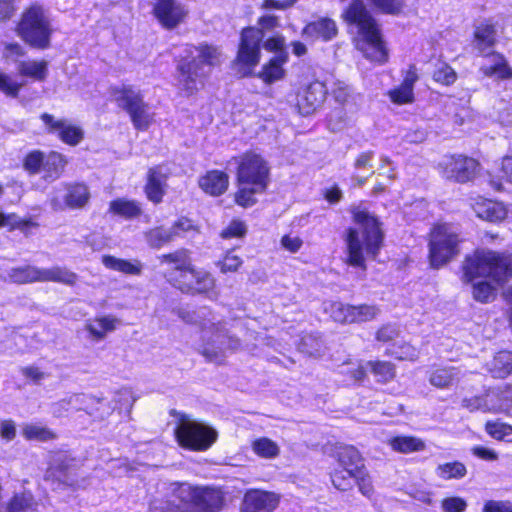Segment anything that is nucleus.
Here are the masks:
<instances>
[{"instance_id": "nucleus-54", "label": "nucleus", "mask_w": 512, "mask_h": 512, "mask_svg": "<svg viewBox=\"0 0 512 512\" xmlns=\"http://www.w3.org/2000/svg\"><path fill=\"white\" fill-rule=\"evenodd\" d=\"M170 231L175 239L190 232L197 233L199 232V227L193 219L186 216H180L172 223Z\"/></svg>"}, {"instance_id": "nucleus-63", "label": "nucleus", "mask_w": 512, "mask_h": 512, "mask_svg": "<svg viewBox=\"0 0 512 512\" xmlns=\"http://www.w3.org/2000/svg\"><path fill=\"white\" fill-rule=\"evenodd\" d=\"M441 507L444 512H463L467 508V502L461 497H447L442 500Z\"/></svg>"}, {"instance_id": "nucleus-11", "label": "nucleus", "mask_w": 512, "mask_h": 512, "mask_svg": "<svg viewBox=\"0 0 512 512\" xmlns=\"http://www.w3.org/2000/svg\"><path fill=\"white\" fill-rule=\"evenodd\" d=\"M175 435L179 445L192 451H205L217 439V432L203 422L192 419L189 415L179 414Z\"/></svg>"}, {"instance_id": "nucleus-27", "label": "nucleus", "mask_w": 512, "mask_h": 512, "mask_svg": "<svg viewBox=\"0 0 512 512\" xmlns=\"http://www.w3.org/2000/svg\"><path fill=\"white\" fill-rule=\"evenodd\" d=\"M483 57H492L495 60L493 64L484 65L480 68L483 76L489 78L495 77L498 80L512 79V68L502 53L492 50L486 54H483Z\"/></svg>"}, {"instance_id": "nucleus-61", "label": "nucleus", "mask_w": 512, "mask_h": 512, "mask_svg": "<svg viewBox=\"0 0 512 512\" xmlns=\"http://www.w3.org/2000/svg\"><path fill=\"white\" fill-rule=\"evenodd\" d=\"M352 476L354 481L357 483L359 491L366 497H370L373 493V485L370 476L368 475L365 467L361 469H354Z\"/></svg>"}, {"instance_id": "nucleus-53", "label": "nucleus", "mask_w": 512, "mask_h": 512, "mask_svg": "<svg viewBox=\"0 0 512 512\" xmlns=\"http://www.w3.org/2000/svg\"><path fill=\"white\" fill-rule=\"evenodd\" d=\"M243 264L242 258L235 254V249L227 250L222 258L217 261L216 266L222 273L236 272Z\"/></svg>"}, {"instance_id": "nucleus-29", "label": "nucleus", "mask_w": 512, "mask_h": 512, "mask_svg": "<svg viewBox=\"0 0 512 512\" xmlns=\"http://www.w3.org/2000/svg\"><path fill=\"white\" fill-rule=\"evenodd\" d=\"M331 455L336 459L341 468L347 469L350 475H352L351 472L354 473V469H361L364 467V464L362 463V457L354 446H335Z\"/></svg>"}, {"instance_id": "nucleus-49", "label": "nucleus", "mask_w": 512, "mask_h": 512, "mask_svg": "<svg viewBox=\"0 0 512 512\" xmlns=\"http://www.w3.org/2000/svg\"><path fill=\"white\" fill-rule=\"evenodd\" d=\"M45 153L39 149H33L26 153L22 160V166L29 175L42 172Z\"/></svg>"}, {"instance_id": "nucleus-59", "label": "nucleus", "mask_w": 512, "mask_h": 512, "mask_svg": "<svg viewBox=\"0 0 512 512\" xmlns=\"http://www.w3.org/2000/svg\"><path fill=\"white\" fill-rule=\"evenodd\" d=\"M463 408H466L470 412L476 410L492 411L490 399L488 398V392L485 396H473L470 398H464L461 402Z\"/></svg>"}, {"instance_id": "nucleus-52", "label": "nucleus", "mask_w": 512, "mask_h": 512, "mask_svg": "<svg viewBox=\"0 0 512 512\" xmlns=\"http://www.w3.org/2000/svg\"><path fill=\"white\" fill-rule=\"evenodd\" d=\"M387 354L399 360L415 361L418 356V350L408 343L396 342L391 348L387 349Z\"/></svg>"}, {"instance_id": "nucleus-7", "label": "nucleus", "mask_w": 512, "mask_h": 512, "mask_svg": "<svg viewBox=\"0 0 512 512\" xmlns=\"http://www.w3.org/2000/svg\"><path fill=\"white\" fill-rule=\"evenodd\" d=\"M462 239L451 223L434 222L427 233V259L431 268L440 269L461 252Z\"/></svg>"}, {"instance_id": "nucleus-48", "label": "nucleus", "mask_w": 512, "mask_h": 512, "mask_svg": "<svg viewBox=\"0 0 512 512\" xmlns=\"http://www.w3.org/2000/svg\"><path fill=\"white\" fill-rule=\"evenodd\" d=\"M491 371L498 378L512 373V352H499L491 362Z\"/></svg>"}, {"instance_id": "nucleus-16", "label": "nucleus", "mask_w": 512, "mask_h": 512, "mask_svg": "<svg viewBox=\"0 0 512 512\" xmlns=\"http://www.w3.org/2000/svg\"><path fill=\"white\" fill-rule=\"evenodd\" d=\"M471 208L479 219L494 224L505 221L509 213L504 202L481 195L472 199Z\"/></svg>"}, {"instance_id": "nucleus-37", "label": "nucleus", "mask_w": 512, "mask_h": 512, "mask_svg": "<svg viewBox=\"0 0 512 512\" xmlns=\"http://www.w3.org/2000/svg\"><path fill=\"white\" fill-rule=\"evenodd\" d=\"M147 245L152 249H160L174 240L170 229L164 226H155L145 232Z\"/></svg>"}, {"instance_id": "nucleus-15", "label": "nucleus", "mask_w": 512, "mask_h": 512, "mask_svg": "<svg viewBox=\"0 0 512 512\" xmlns=\"http://www.w3.org/2000/svg\"><path fill=\"white\" fill-rule=\"evenodd\" d=\"M40 119L49 134H56L58 139L68 146L75 147L84 139L83 129L66 119H56L47 112L42 113Z\"/></svg>"}, {"instance_id": "nucleus-46", "label": "nucleus", "mask_w": 512, "mask_h": 512, "mask_svg": "<svg viewBox=\"0 0 512 512\" xmlns=\"http://www.w3.org/2000/svg\"><path fill=\"white\" fill-rule=\"evenodd\" d=\"M253 452L262 458L272 459L279 455L280 448L276 442L267 437L254 440L251 444Z\"/></svg>"}, {"instance_id": "nucleus-60", "label": "nucleus", "mask_w": 512, "mask_h": 512, "mask_svg": "<svg viewBox=\"0 0 512 512\" xmlns=\"http://www.w3.org/2000/svg\"><path fill=\"white\" fill-rule=\"evenodd\" d=\"M334 487L341 491H347L353 486L354 476L350 475L345 468L335 469L331 474Z\"/></svg>"}, {"instance_id": "nucleus-19", "label": "nucleus", "mask_w": 512, "mask_h": 512, "mask_svg": "<svg viewBox=\"0 0 512 512\" xmlns=\"http://www.w3.org/2000/svg\"><path fill=\"white\" fill-rule=\"evenodd\" d=\"M197 185L205 195L220 197L229 189L230 176L224 170L210 169L198 177Z\"/></svg>"}, {"instance_id": "nucleus-40", "label": "nucleus", "mask_w": 512, "mask_h": 512, "mask_svg": "<svg viewBox=\"0 0 512 512\" xmlns=\"http://www.w3.org/2000/svg\"><path fill=\"white\" fill-rule=\"evenodd\" d=\"M393 450L400 453H411L425 449V443L420 438L413 436H398L390 440Z\"/></svg>"}, {"instance_id": "nucleus-55", "label": "nucleus", "mask_w": 512, "mask_h": 512, "mask_svg": "<svg viewBox=\"0 0 512 512\" xmlns=\"http://www.w3.org/2000/svg\"><path fill=\"white\" fill-rule=\"evenodd\" d=\"M486 432L497 440L512 441V426L503 422L488 421L485 425Z\"/></svg>"}, {"instance_id": "nucleus-34", "label": "nucleus", "mask_w": 512, "mask_h": 512, "mask_svg": "<svg viewBox=\"0 0 512 512\" xmlns=\"http://www.w3.org/2000/svg\"><path fill=\"white\" fill-rule=\"evenodd\" d=\"M460 370L457 367L437 368L429 375V383L439 389L449 388L458 382Z\"/></svg>"}, {"instance_id": "nucleus-5", "label": "nucleus", "mask_w": 512, "mask_h": 512, "mask_svg": "<svg viewBox=\"0 0 512 512\" xmlns=\"http://www.w3.org/2000/svg\"><path fill=\"white\" fill-rule=\"evenodd\" d=\"M461 273V280L467 284L485 279L494 285L504 286L512 280V252L475 248L464 256Z\"/></svg>"}, {"instance_id": "nucleus-44", "label": "nucleus", "mask_w": 512, "mask_h": 512, "mask_svg": "<svg viewBox=\"0 0 512 512\" xmlns=\"http://www.w3.org/2000/svg\"><path fill=\"white\" fill-rule=\"evenodd\" d=\"M493 284L494 283L485 279H481L480 281L473 283V298L480 303H490L494 301L497 296V290Z\"/></svg>"}, {"instance_id": "nucleus-41", "label": "nucleus", "mask_w": 512, "mask_h": 512, "mask_svg": "<svg viewBox=\"0 0 512 512\" xmlns=\"http://www.w3.org/2000/svg\"><path fill=\"white\" fill-rule=\"evenodd\" d=\"M85 398L86 396L83 394H75L61 399L51 405V413L54 417L59 418L65 416L70 409L80 410Z\"/></svg>"}, {"instance_id": "nucleus-21", "label": "nucleus", "mask_w": 512, "mask_h": 512, "mask_svg": "<svg viewBox=\"0 0 512 512\" xmlns=\"http://www.w3.org/2000/svg\"><path fill=\"white\" fill-rule=\"evenodd\" d=\"M279 504V496L273 492L250 490L246 492L241 512H273Z\"/></svg>"}, {"instance_id": "nucleus-22", "label": "nucleus", "mask_w": 512, "mask_h": 512, "mask_svg": "<svg viewBox=\"0 0 512 512\" xmlns=\"http://www.w3.org/2000/svg\"><path fill=\"white\" fill-rule=\"evenodd\" d=\"M238 347V339L216 329L213 337L210 339L209 346L203 349L202 354L208 361L220 364L223 361L226 350H235Z\"/></svg>"}, {"instance_id": "nucleus-33", "label": "nucleus", "mask_w": 512, "mask_h": 512, "mask_svg": "<svg viewBox=\"0 0 512 512\" xmlns=\"http://www.w3.org/2000/svg\"><path fill=\"white\" fill-rule=\"evenodd\" d=\"M67 158L60 152L51 150L44 155L42 172L45 178L58 179L67 166Z\"/></svg>"}, {"instance_id": "nucleus-13", "label": "nucleus", "mask_w": 512, "mask_h": 512, "mask_svg": "<svg viewBox=\"0 0 512 512\" xmlns=\"http://www.w3.org/2000/svg\"><path fill=\"white\" fill-rule=\"evenodd\" d=\"M436 169L445 181L467 184L474 182L477 178L481 163L472 156L463 153H452L444 155L441 161L438 162Z\"/></svg>"}, {"instance_id": "nucleus-56", "label": "nucleus", "mask_w": 512, "mask_h": 512, "mask_svg": "<svg viewBox=\"0 0 512 512\" xmlns=\"http://www.w3.org/2000/svg\"><path fill=\"white\" fill-rule=\"evenodd\" d=\"M8 512H36V504L32 495H16L9 505Z\"/></svg>"}, {"instance_id": "nucleus-24", "label": "nucleus", "mask_w": 512, "mask_h": 512, "mask_svg": "<svg viewBox=\"0 0 512 512\" xmlns=\"http://www.w3.org/2000/svg\"><path fill=\"white\" fill-rule=\"evenodd\" d=\"M301 34L307 38H320L323 41H330L337 36L338 27L332 18L320 17L308 22L302 28Z\"/></svg>"}, {"instance_id": "nucleus-36", "label": "nucleus", "mask_w": 512, "mask_h": 512, "mask_svg": "<svg viewBox=\"0 0 512 512\" xmlns=\"http://www.w3.org/2000/svg\"><path fill=\"white\" fill-rule=\"evenodd\" d=\"M8 279L19 285L40 282V268L33 265L13 267L8 272Z\"/></svg>"}, {"instance_id": "nucleus-30", "label": "nucleus", "mask_w": 512, "mask_h": 512, "mask_svg": "<svg viewBox=\"0 0 512 512\" xmlns=\"http://www.w3.org/2000/svg\"><path fill=\"white\" fill-rule=\"evenodd\" d=\"M223 503L219 490L210 487H198L195 512H217Z\"/></svg>"}, {"instance_id": "nucleus-31", "label": "nucleus", "mask_w": 512, "mask_h": 512, "mask_svg": "<svg viewBox=\"0 0 512 512\" xmlns=\"http://www.w3.org/2000/svg\"><path fill=\"white\" fill-rule=\"evenodd\" d=\"M101 261L107 269L117 271L125 275H140L142 271V265L137 260L130 261L106 254L101 257Z\"/></svg>"}, {"instance_id": "nucleus-51", "label": "nucleus", "mask_w": 512, "mask_h": 512, "mask_svg": "<svg viewBox=\"0 0 512 512\" xmlns=\"http://www.w3.org/2000/svg\"><path fill=\"white\" fill-rule=\"evenodd\" d=\"M247 234V225L246 223L238 218H233L226 227H224L219 236L222 239H241L244 238Z\"/></svg>"}, {"instance_id": "nucleus-57", "label": "nucleus", "mask_w": 512, "mask_h": 512, "mask_svg": "<svg viewBox=\"0 0 512 512\" xmlns=\"http://www.w3.org/2000/svg\"><path fill=\"white\" fill-rule=\"evenodd\" d=\"M89 337L94 341L103 339L107 333L115 330L114 322H89L85 326Z\"/></svg>"}, {"instance_id": "nucleus-8", "label": "nucleus", "mask_w": 512, "mask_h": 512, "mask_svg": "<svg viewBox=\"0 0 512 512\" xmlns=\"http://www.w3.org/2000/svg\"><path fill=\"white\" fill-rule=\"evenodd\" d=\"M110 94L117 106L126 112L137 131H146L154 122V114L140 91L132 85L111 86Z\"/></svg>"}, {"instance_id": "nucleus-18", "label": "nucleus", "mask_w": 512, "mask_h": 512, "mask_svg": "<svg viewBox=\"0 0 512 512\" xmlns=\"http://www.w3.org/2000/svg\"><path fill=\"white\" fill-rule=\"evenodd\" d=\"M76 467L77 462L74 458L66 453H57L53 456L50 467L46 472V479L73 486L75 485L73 476Z\"/></svg>"}, {"instance_id": "nucleus-64", "label": "nucleus", "mask_w": 512, "mask_h": 512, "mask_svg": "<svg viewBox=\"0 0 512 512\" xmlns=\"http://www.w3.org/2000/svg\"><path fill=\"white\" fill-rule=\"evenodd\" d=\"M483 512H512L509 500H488L484 503Z\"/></svg>"}, {"instance_id": "nucleus-2", "label": "nucleus", "mask_w": 512, "mask_h": 512, "mask_svg": "<svg viewBox=\"0 0 512 512\" xmlns=\"http://www.w3.org/2000/svg\"><path fill=\"white\" fill-rule=\"evenodd\" d=\"M161 264H172L165 273L166 281L176 290L189 296L211 298L217 294V283L213 274L193 264L191 251L179 248L158 257Z\"/></svg>"}, {"instance_id": "nucleus-62", "label": "nucleus", "mask_w": 512, "mask_h": 512, "mask_svg": "<svg viewBox=\"0 0 512 512\" xmlns=\"http://www.w3.org/2000/svg\"><path fill=\"white\" fill-rule=\"evenodd\" d=\"M169 179V173L164 172L162 165H154L149 167L146 173V181L154 184L164 185L168 187L167 181Z\"/></svg>"}, {"instance_id": "nucleus-28", "label": "nucleus", "mask_w": 512, "mask_h": 512, "mask_svg": "<svg viewBox=\"0 0 512 512\" xmlns=\"http://www.w3.org/2000/svg\"><path fill=\"white\" fill-rule=\"evenodd\" d=\"M108 212L125 220H133L143 215L142 205L135 199L118 197L110 201Z\"/></svg>"}, {"instance_id": "nucleus-14", "label": "nucleus", "mask_w": 512, "mask_h": 512, "mask_svg": "<svg viewBox=\"0 0 512 512\" xmlns=\"http://www.w3.org/2000/svg\"><path fill=\"white\" fill-rule=\"evenodd\" d=\"M152 15L163 29L173 30L185 22L188 11L179 0H155Z\"/></svg>"}, {"instance_id": "nucleus-6", "label": "nucleus", "mask_w": 512, "mask_h": 512, "mask_svg": "<svg viewBox=\"0 0 512 512\" xmlns=\"http://www.w3.org/2000/svg\"><path fill=\"white\" fill-rule=\"evenodd\" d=\"M15 33L32 49L50 48L53 29L44 7L39 3L27 6L15 25Z\"/></svg>"}, {"instance_id": "nucleus-17", "label": "nucleus", "mask_w": 512, "mask_h": 512, "mask_svg": "<svg viewBox=\"0 0 512 512\" xmlns=\"http://www.w3.org/2000/svg\"><path fill=\"white\" fill-rule=\"evenodd\" d=\"M402 75L401 83L387 92L389 100L398 106L415 102L414 86L419 80L418 70L414 64H410Z\"/></svg>"}, {"instance_id": "nucleus-50", "label": "nucleus", "mask_w": 512, "mask_h": 512, "mask_svg": "<svg viewBox=\"0 0 512 512\" xmlns=\"http://www.w3.org/2000/svg\"><path fill=\"white\" fill-rule=\"evenodd\" d=\"M377 315V308L371 305H349L346 307L344 320H371Z\"/></svg>"}, {"instance_id": "nucleus-45", "label": "nucleus", "mask_w": 512, "mask_h": 512, "mask_svg": "<svg viewBox=\"0 0 512 512\" xmlns=\"http://www.w3.org/2000/svg\"><path fill=\"white\" fill-rule=\"evenodd\" d=\"M22 435L27 440L50 441L56 439L57 435L51 429L39 424H26L22 429Z\"/></svg>"}, {"instance_id": "nucleus-35", "label": "nucleus", "mask_w": 512, "mask_h": 512, "mask_svg": "<svg viewBox=\"0 0 512 512\" xmlns=\"http://www.w3.org/2000/svg\"><path fill=\"white\" fill-rule=\"evenodd\" d=\"M488 398L494 412H507L512 408V385H504L488 391Z\"/></svg>"}, {"instance_id": "nucleus-42", "label": "nucleus", "mask_w": 512, "mask_h": 512, "mask_svg": "<svg viewBox=\"0 0 512 512\" xmlns=\"http://www.w3.org/2000/svg\"><path fill=\"white\" fill-rule=\"evenodd\" d=\"M458 79L455 69L446 61L441 60L432 72V80L444 87L452 86Z\"/></svg>"}, {"instance_id": "nucleus-39", "label": "nucleus", "mask_w": 512, "mask_h": 512, "mask_svg": "<svg viewBox=\"0 0 512 512\" xmlns=\"http://www.w3.org/2000/svg\"><path fill=\"white\" fill-rule=\"evenodd\" d=\"M299 351L314 358L325 354L326 347L320 337L314 334H306L299 343Z\"/></svg>"}, {"instance_id": "nucleus-12", "label": "nucleus", "mask_w": 512, "mask_h": 512, "mask_svg": "<svg viewBox=\"0 0 512 512\" xmlns=\"http://www.w3.org/2000/svg\"><path fill=\"white\" fill-rule=\"evenodd\" d=\"M327 86L315 73H303L293 88L294 103L302 115L314 113L325 101Z\"/></svg>"}, {"instance_id": "nucleus-20", "label": "nucleus", "mask_w": 512, "mask_h": 512, "mask_svg": "<svg viewBox=\"0 0 512 512\" xmlns=\"http://www.w3.org/2000/svg\"><path fill=\"white\" fill-rule=\"evenodd\" d=\"M471 42L482 57L483 54L492 51L498 43L496 24L491 19H484L475 24Z\"/></svg>"}, {"instance_id": "nucleus-38", "label": "nucleus", "mask_w": 512, "mask_h": 512, "mask_svg": "<svg viewBox=\"0 0 512 512\" xmlns=\"http://www.w3.org/2000/svg\"><path fill=\"white\" fill-rule=\"evenodd\" d=\"M368 4L383 15L399 16L404 13L406 0H367Z\"/></svg>"}, {"instance_id": "nucleus-1", "label": "nucleus", "mask_w": 512, "mask_h": 512, "mask_svg": "<svg viewBox=\"0 0 512 512\" xmlns=\"http://www.w3.org/2000/svg\"><path fill=\"white\" fill-rule=\"evenodd\" d=\"M352 221L361 229L362 241L359 231L354 227L346 230V264L365 272L367 264L364 256L366 254L376 259L384 245V231L379 218L370 213L366 208L353 206L350 209Z\"/></svg>"}, {"instance_id": "nucleus-43", "label": "nucleus", "mask_w": 512, "mask_h": 512, "mask_svg": "<svg viewBox=\"0 0 512 512\" xmlns=\"http://www.w3.org/2000/svg\"><path fill=\"white\" fill-rule=\"evenodd\" d=\"M366 366L380 383H387L396 375L395 365L388 361H367Z\"/></svg>"}, {"instance_id": "nucleus-47", "label": "nucleus", "mask_w": 512, "mask_h": 512, "mask_svg": "<svg viewBox=\"0 0 512 512\" xmlns=\"http://www.w3.org/2000/svg\"><path fill=\"white\" fill-rule=\"evenodd\" d=\"M435 473L444 480L461 479L465 477L467 469L463 463L454 461L438 465Z\"/></svg>"}, {"instance_id": "nucleus-9", "label": "nucleus", "mask_w": 512, "mask_h": 512, "mask_svg": "<svg viewBox=\"0 0 512 512\" xmlns=\"http://www.w3.org/2000/svg\"><path fill=\"white\" fill-rule=\"evenodd\" d=\"M49 63L44 60H23L17 65V75L21 81H16L12 75L0 70V92L6 97L16 99L22 88L29 82H45L48 78Z\"/></svg>"}, {"instance_id": "nucleus-10", "label": "nucleus", "mask_w": 512, "mask_h": 512, "mask_svg": "<svg viewBox=\"0 0 512 512\" xmlns=\"http://www.w3.org/2000/svg\"><path fill=\"white\" fill-rule=\"evenodd\" d=\"M263 38V32L255 26H246L241 29L233 64L242 77L254 76V70L261 60Z\"/></svg>"}, {"instance_id": "nucleus-25", "label": "nucleus", "mask_w": 512, "mask_h": 512, "mask_svg": "<svg viewBox=\"0 0 512 512\" xmlns=\"http://www.w3.org/2000/svg\"><path fill=\"white\" fill-rule=\"evenodd\" d=\"M289 61L288 53L275 55L271 57L258 72L257 77L260 78L265 84L271 85L286 75L284 65Z\"/></svg>"}, {"instance_id": "nucleus-58", "label": "nucleus", "mask_w": 512, "mask_h": 512, "mask_svg": "<svg viewBox=\"0 0 512 512\" xmlns=\"http://www.w3.org/2000/svg\"><path fill=\"white\" fill-rule=\"evenodd\" d=\"M143 192L148 201L154 205H159L163 202L164 196L167 193V187L145 181Z\"/></svg>"}, {"instance_id": "nucleus-23", "label": "nucleus", "mask_w": 512, "mask_h": 512, "mask_svg": "<svg viewBox=\"0 0 512 512\" xmlns=\"http://www.w3.org/2000/svg\"><path fill=\"white\" fill-rule=\"evenodd\" d=\"M198 487L188 483L179 484L173 490V500L167 512H195Z\"/></svg>"}, {"instance_id": "nucleus-4", "label": "nucleus", "mask_w": 512, "mask_h": 512, "mask_svg": "<svg viewBox=\"0 0 512 512\" xmlns=\"http://www.w3.org/2000/svg\"><path fill=\"white\" fill-rule=\"evenodd\" d=\"M175 62L177 85L185 96L190 97L204 88L208 79L203 66H219L222 52L218 46L208 42L188 43L184 46V54L177 56Z\"/></svg>"}, {"instance_id": "nucleus-3", "label": "nucleus", "mask_w": 512, "mask_h": 512, "mask_svg": "<svg viewBox=\"0 0 512 512\" xmlns=\"http://www.w3.org/2000/svg\"><path fill=\"white\" fill-rule=\"evenodd\" d=\"M231 160L236 164L235 182L237 189L233 202L243 208H251L258 203V195L265 194L271 183L269 161L253 149L246 150Z\"/></svg>"}, {"instance_id": "nucleus-26", "label": "nucleus", "mask_w": 512, "mask_h": 512, "mask_svg": "<svg viewBox=\"0 0 512 512\" xmlns=\"http://www.w3.org/2000/svg\"><path fill=\"white\" fill-rule=\"evenodd\" d=\"M65 190L64 206L70 210L83 209L90 201V190L83 182L68 183Z\"/></svg>"}, {"instance_id": "nucleus-32", "label": "nucleus", "mask_w": 512, "mask_h": 512, "mask_svg": "<svg viewBox=\"0 0 512 512\" xmlns=\"http://www.w3.org/2000/svg\"><path fill=\"white\" fill-rule=\"evenodd\" d=\"M77 280V274L64 267L53 266L48 269L40 268V282H55L74 286Z\"/></svg>"}]
</instances>
